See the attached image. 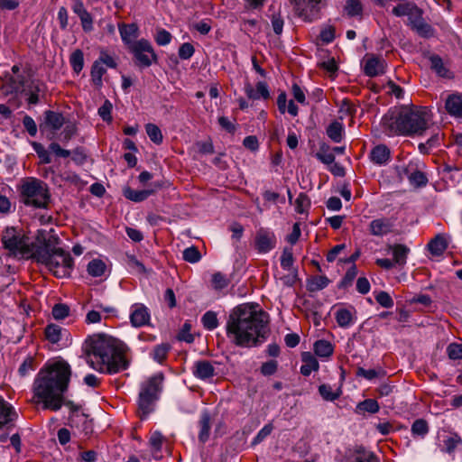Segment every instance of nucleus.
Listing matches in <instances>:
<instances>
[{
  "mask_svg": "<svg viewBox=\"0 0 462 462\" xmlns=\"http://www.w3.org/2000/svg\"><path fill=\"white\" fill-rule=\"evenodd\" d=\"M71 370L64 360L46 364L37 374L33 383L35 397L43 402L45 409L59 411L64 404L70 411L69 425L79 428V424L88 428V418L80 412V406L71 401L64 402L63 394L68 390Z\"/></svg>",
  "mask_w": 462,
  "mask_h": 462,
  "instance_id": "1",
  "label": "nucleus"
},
{
  "mask_svg": "<svg viewBox=\"0 0 462 462\" xmlns=\"http://www.w3.org/2000/svg\"><path fill=\"white\" fill-rule=\"evenodd\" d=\"M268 316L256 307L242 304L229 314L226 334L239 346L256 345L266 338L269 332Z\"/></svg>",
  "mask_w": 462,
  "mask_h": 462,
  "instance_id": "2",
  "label": "nucleus"
},
{
  "mask_svg": "<svg viewBox=\"0 0 462 462\" xmlns=\"http://www.w3.org/2000/svg\"><path fill=\"white\" fill-rule=\"evenodd\" d=\"M88 364L100 373L116 374L128 366L126 346L119 339L105 334L90 337L87 341Z\"/></svg>",
  "mask_w": 462,
  "mask_h": 462,
  "instance_id": "3",
  "label": "nucleus"
},
{
  "mask_svg": "<svg viewBox=\"0 0 462 462\" xmlns=\"http://www.w3.org/2000/svg\"><path fill=\"white\" fill-rule=\"evenodd\" d=\"M430 121L427 107L403 106L385 114L382 118V125L389 136H412L421 135L429 128Z\"/></svg>",
  "mask_w": 462,
  "mask_h": 462,
  "instance_id": "4",
  "label": "nucleus"
},
{
  "mask_svg": "<svg viewBox=\"0 0 462 462\" xmlns=\"http://www.w3.org/2000/svg\"><path fill=\"white\" fill-rule=\"evenodd\" d=\"M58 241L53 236H47L46 231L39 230L36 236L39 245L34 250V260L44 264L56 277L64 278L70 275L73 259L69 253L56 246Z\"/></svg>",
  "mask_w": 462,
  "mask_h": 462,
  "instance_id": "5",
  "label": "nucleus"
},
{
  "mask_svg": "<svg viewBox=\"0 0 462 462\" xmlns=\"http://www.w3.org/2000/svg\"><path fill=\"white\" fill-rule=\"evenodd\" d=\"M19 201L34 209H47L51 203V192L46 182L28 177L21 180L17 187Z\"/></svg>",
  "mask_w": 462,
  "mask_h": 462,
  "instance_id": "6",
  "label": "nucleus"
},
{
  "mask_svg": "<svg viewBox=\"0 0 462 462\" xmlns=\"http://www.w3.org/2000/svg\"><path fill=\"white\" fill-rule=\"evenodd\" d=\"M1 243L8 251V255L14 258L34 259V250L39 245L32 244L29 237L22 235L15 227L8 226L2 234Z\"/></svg>",
  "mask_w": 462,
  "mask_h": 462,
  "instance_id": "7",
  "label": "nucleus"
},
{
  "mask_svg": "<svg viewBox=\"0 0 462 462\" xmlns=\"http://www.w3.org/2000/svg\"><path fill=\"white\" fill-rule=\"evenodd\" d=\"M128 51L133 55L134 66L139 69H143L158 63V55L152 43L146 39L137 40Z\"/></svg>",
  "mask_w": 462,
  "mask_h": 462,
  "instance_id": "8",
  "label": "nucleus"
},
{
  "mask_svg": "<svg viewBox=\"0 0 462 462\" xmlns=\"http://www.w3.org/2000/svg\"><path fill=\"white\" fill-rule=\"evenodd\" d=\"M295 14L302 21L312 23L320 17L323 0H289Z\"/></svg>",
  "mask_w": 462,
  "mask_h": 462,
  "instance_id": "9",
  "label": "nucleus"
},
{
  "mask_svg": "<svg viewBox=\"0 0 462 462\" xmlns=\"http://www.w3.org/2000/svg\"><path fill=\"white\" fill-rule=\"evenodd\" d=\"M277 239L275 234L268 228L261 227L256 231L254 247L259 254H267L275 248Z\"/></svg>",
  "mask_w": 462,
  "mask_h": 462,
  "instance_id": "10",
  "label": "nucleus"
},
{
  "mask_svg": "<svg viewBox=\"0 0 462 462\" xmlns=\"http://www.w3.org/2000/svg\"><path fill=\"white\" fill-rule=\"evenodd\" d=\"M162 374H158L148 378L142 383L139 393L144 395L146 398L157 401L162 390Z\"/></svg>",
  "mask_w": 462,
  "mask_h": 462,
  "instance_id": "11",
  "label": "nucleus"
},
{
  "mask_svg": "<svg viewBox=\"0 0 462 462\" xmlns=\"http://www.w3.org/2000/svg\"><path fill=\"white\" fill-rule=\"evenodd\" d=\"M162 374H158L148 378L142 383L139 393L144 395L146 398L157 401L162 390Z\"/></svg>",
  "mask_w": 462,
  "mask_h": 462,
  "instance_id": "12",
  "label": "nucleus"
},
{
  "mask_svg": "<svg viewBox=\"0 0 462 462\" xmlns=\"http://www.w3.org/2000/svg\"><path fill=\"white\" fill-rule=\"evenodd\" d=\"M150 312L147 307L141 303H135L131 308L130 321L135 328L145 326L150 321Z\"/></svg>",
  "mask_w": 462,
  "mask_h": 462,
  "instance_id": "13",
  "label": "nucleus"
},
{
  "mask_svg": "<svg viewBox=\"0 0 462 462\" xmlns=\"http://www.w3.org/2000/svg\"><path fill=\"white\" fill-rule=\"evenodd\" d=\"M394 223L391 218L380 217L369 224V232L374 236H383L393 231Z\"/></svg>",
  "mask_w": 462,
  "mask_h": 462,
  "instance_id": "14",
  "label": "nucleus"
},
{
  "mask_svg": "<svg viewBox=\"0 0 462 462\" xmlns=\"http://www.w3.org/2000/svg\"><path fill=\"white\" fill-rule=\"evenodd\" d=\"M385 67L386 63L383 59L373 55L365 60L364 73L370 78H374L383 74L385 72Z\"/></svg>",
  "mask_w": 462,
  "mask_h": 462,
  "instance_id": "15",
  "label": "nucleus"
},
{
  "mask_svg": "<svg viewBox=\"0 0 462 462\" xmlns=\"http://www.w3.org/2000/svg\"><path fill=\"white\" fill-rule=\"evenodd\" d=\"M119 33L122 42L129 49L134 43L139 36V28L136 23H120L118 24Z\"/></svg>",
  "mask_w": 462,
  "mask_h": 462,
  "instance_id": "16",
  "label": "nucleus"
},
{
  "mask_svg": "<svg viewBox=\"0 0 462 462\" xmlns=\"http://www.w3.org/2000/svg\"><path fill=\"white\" fill-rule=\"evenodd\" d=\"M245 92L247 97L253 100H257L260 98L266 100L270 97L268 85L263 81L257 82L255 89L251 84L247 83L245 86Z\"/></svg>",
  "mask_w": 462,
  "mask_h": 462,
  "instance_id": "17",
  "label": "nucleus"
},
{
  "mask_svg": "<svg viewBox=\"0 0 462 462\" xmlns=\"http://www.w3.org/2000/svg\"><path fill=\"white\" fill-rule=\"evenodd\" d=\"M369 157L374 164L384 165L391 159V151L385 144H378L372 149Z\"/></svg>",
  "mask_w": 462,
  "mask_h": 462,
  "instance_id": "18",
  "label": "nucleus"
},
{
  "mask_svg": "<svg viewBox=\"0 0 462 462\" xmlns=\"http://www.w3.org/2000/svg\"><path fill=\"white\" fill-rule=\"evenodd\" d=\"M193 374L201 380L209 379L215 375V368L209 361L199 360L194 364Z\"/></svg>",
  "mask_w": 462,
  "mask_h": 462,
  "instance_id": "19",
  "label": "nucleus"
},
{
  "mask_svg": "<svg viewBox=\"0 0 462 462\" xmlns=\"http://www.w3.org/2000/svg\"><path fill=\"white\" fill-rule=\"evenodd\" d=\"M16 417L17 413L13 406L0 394V430L9 422L14 420Z\"/></svg>",
  "mask_w": 462,
  "mask_h": 462,
  "instance_id": "20",
  "label": "nucleus"
},
{
  "mask_svg": "<svg viewBox=\"0 0 462 462\" xmlns=\"http://www.w3.org/2000/svg\"><path fill=\"white\" fill-rule=\"evenodd\" d=\"M335 319L339 327L348 328L356 320V310L353 307L350 309L340 308L336 311Z\"/></svg>",
  "mask_w": 462,
  "mask_h": 462,
  "instance_id": "21",
  "label": "nucleus"
},
{
  "mask_svg": "<svg viewBox=\"0 0 462 462\" xmlns=\"http://www.w3.org/2000/svg\"><path fill=\"white\" fill-rule=\"evenodd\" d=\"M447 112L455 117H462V96L459 94L449 95L445 102Z\"/></svg>",
  "mask_w": 462,
  "mask_h": 462,
  "instance_id": "22",
  "label": "nucleus"
},
{
  "mask_svg": "<svg viewBox=\"0 0 462 462\" xmlns=\"http://www.w3.org/2000/svg\"><path fill=\"white\" fill-rule=\"evenodd\" d=\"M301 360L303 362V365L300 366V373L303 375L309 376L313 371L319 370V362L311 353H302Z\"/></svg>",
  "mask_w": 462,
  "mask_h": 462,
  "instance_id": "23",
  "label": "nucleus"
},
{
  "mask_svg": "<svg viewBox=\"0 0 462 462\" xmlns=\"http://www.w3.org/2000/svg\"><path fill=\"white\" fill-rule=\"evenodd\" d=\"M124 196L134 202H142L148 199L151 195L155 193L154 189H133L130 187H126L123 190Z\"/></svg>",
  "mask_w": 462,
  "mask_h": 462,
  "instance_id": "24",
  "label": "nucleus"
},
{
  "mask_svg": "<svg viewBox=\"0 0 462 462\" xmlns=\"http://www.w3.org/2000/svg\"><path fill=\"white\" fill-rule=\"evenodd\" d=\"M448 248V241L444 235L439 234L428 244V249L433 255H440Z\"/></svg>",
  "mask_w": 462,
  "mask_h": 462,
  "instance_id": "25",
  "label": "nucleus"
},
{
  "mask_svg": "<svg viewBox=\"0 0 462 462\" xmlns=\"http://www.w3.org/2000/svg\"><path fill=\"white\" fill-rule=\"evenodd\" d=\"M210 420H211V417H210L209 412L207 410L203 411L201 412L200 419L199 421V425L200 428V430L199 433V439L202 443H205L209 439Z\"/></svg>",
  "mask_w": 462,
  "mask_h": 462,
  "instance_id": "26",
  "label": "nucleus"
},
{
  "mask_svg": "<svg viewBox=\"0 0 462 462\" xmlns=\"http://www.w3.org/2000/svg\"><path fill=\"white\" fill-rule=\"evenodd\" d=\"M315 157L322 163L329 165L335 161V154L332 152V147L325 142L319 143V150Z\"/></svg>",
  "mask_w": 462,
  "mask_h": 462,
  "instance_id": "27",
  "label": "nucleus"
},
{
  "mask_svg": "<svg viewBox=\"0 0 462 462\" xmlns=\"http://www.w3.org/2000/svg\"><path fill=\"white\" fill-rule=\"evenodd\" d=\"M45 89V86L42 82L39 80L32 81L31 85L28 88V98L27 101L31 105H36L40 101V95L43 93Z\"/></svg>",
  "mask_w": 462,
  "mask_h": 462,
  "instance_id": "28",
  "label": "nucleus"
},
{
  "mask_svg": "<svg viewBox=\"0 0 462 462\" xmlns=\"http://www.w3.org/2000/svg\"><path fill=\"white\" fill-rule=\"evenodd\" d=\"M155 402L156 401L146 398L144 395L139 393L138 413L142 420L145 419L154 411Z\"/></svg>",
  "mask_w": 462,
  "mask_h": 462,
  "instance_id": "29",
  "label": "nucleus"
},
{
  "mask_svg": "<svg viewBox=\"0 0 462 462\" xmlns=\"http://www.w3.org/2000/svg\"><path fill=\"white\" fill-rule=\"evenodd\" d=\"M460 445H462V438L457 432H450L444 437L441 450L448 454H452Z\"/></svg>",
  "mask_w": 462,
  "mask_h": 462,
  "instance_id": "30",
  "label": "nucleus"
},
{
  "mask_svg": "<svg viewBox=\"0 0 462 462\" xmlns=\"http://www.w3.org/2000/svg\"><path fill=\"white\" fill-rule=\"evenodd\" d=\"M44 115L46 125H49L52 130H60L64 125L65 118L60 113L47 110Z\"/></svg>",
  "mask_w": 462,
  "mask_h": 462,
  "instance_id": "31",
  "label": "nucleus"
},
{
  "mask_svg": "<svg viewBox=\"0 0 462 462\" xmlns=\"http://www.w3.org/2000/svg\"><path fill=\"white\" fill-rule=\"evenodd\" d=\"M328 138L334 143H340L343 139L344 125L338 121H333L326 129Z\"/></svg>",
  "mask_w": 462,
  "mask_h": 462,
  "instance_id": "32",
  "label": "nucleus"
},
{
  "mask_svg": "<svg viewBox=\"0 0 462 462\" xmlns=\"http://www.w3.org/2000/svg\"><path fill=\"white\" fill-rule=\"evenodd\" d=\"M350 462H379L376 456L363 447L355 449Z\"/></svg>",
  "mask_w": 462,
  "mask_h": 462,
  "instance_id": "33",
  "label": "nucleus"
},
{
  "mask_svg": "<svg viewBox=\"0 0 462 462\" xmlns=\"http://www.w3.org/2000/svg\"><path fill=\"white\" fill-rule=\"evenodd\" d=\"M393 262L395 264L403 266L406 263L407 255L410 252L409 247L404 245L398 244L392 246Z\"/></svg>",
  "mask_w": 462,
  "mask_h": 462,
  "instance_id": "34",
  "label": "nucleus"
},
{
  "mask_svg": "<svg viewBox=\"0 0 462 462\" xmlns=\"http://www.w3.org/2000/svg\"><path fill=\"white\" fill-rule=\"evenodd\" d=\"M63 332H67V330L62 328L59 325L49 324L45 328V337L49 342L56 344L61 339Z\"/></svg>",
  "mask_w": 462,
  "mask_h": 462,
  "instance_id": "35",
  "label": "nucleus"
},
{
  "mask_svg": "<svg viewBox=\"0 0 462 462\" xmlns=\"http://www.w3.org/2000/svg\"><path fill=\"white\" fill-rule=\"evenodd\" d=\"M430 68L434 70L439 77L442 78H450V72L448 69L446 68L442 59L439 55H431L430 57Z\"/></svg>",
  "mask_w": 462,
  "mask_h": 462,
  "instance_id": "36",
  "label": "nucleus"
},
{
  "mask_svg": "<svg viewBox=\"0 0 462 462\" xmlns=\"http://www.w3.org/2000/svg\"><path fill=\"white\" fill-rule=\"evenodd\" d=\"M380 406L374 399H365L363 402H360L356 408V411L358 414H362L365 412H368L371 414H374L379 411Z\"/></svg>",
  "mask_w": 462,
  "mask_h": 462,
  "instance_id": "37",
  "label": "nucleus"
},
{
  "mask_svg": "<svg viewBox=\"0 0 462 462\" xmlns=\"http://www.w3.org/2000/svg\"><path fill=\"white\" fill-rule=\"evenodd\" d=\"M171 349V346L169 343H162L153 347L151 356L155 362L162 364L167 358Z\"/></svg>",
  "mask_w": 462,
  "mask_h": 462,
  "instance_id": "38",
  "label": "nucleus"
},
{
  "mask_svg": "<svg viewBox=\"0 0 462 462\" xmlns=\"http://www.w3.org/2000/svg\"><path fill=\"white\" fill-rule=\"evenodd\" d=\"M329 283V280L327 276H313L308 280L307 289L310 292L321 291L326 288Z\"/></svg>",
  "mask_w": 462,
  "mask_h": 462,
  "instance_id": "39",
  "label": "nucleus"
},
{
  "mask_svg": "<svg viewBox=\"0 0 462 462\" xmlns=\"http://www.w3.org/2000/svg\"><path fill=\"white\" fill-rule=\"evenodd\" d=\"M334 347L327 340H318L314 344V353L319 357H328L333 354Z\"/></svg>",
  "mask_w": 462,
  "mask_h": 462,
  "instance_id": "40",
  "label": "nucleus"
},
{
  "mask_svg": "<svg viewBox=\"0 0 462 462\" xmlns=\"http://www.w3.org/2000/svg\"><path fill=\"white\" fill-rule=\"evenodd\" d=\"M106 72V69L100 63V61H94L90 74L92 82L97 88L102 87V77Z\"/></svg>",
  "mask_w": 462,
  "mask_h": 462,
  "instance_id": "41",
  "label": "nucleus"
},
{
  "mask_svg": "<svg viewBox=\"0 0 462 462\" xmlns=\"http://www.w3.org/2000/svg\"><path fill=\"white\" fill-rule=\"evenodd\" d=\"M410 183L417 188L425 187L428 183V178L426 174L418 170L416 166H414L413 171L410 173Z\"/></svg>",
  "mask_w": 462,
  "mask_h": 462,
  "instance_id": "42",
  "label": "nucleus"
},
{
  "mask_svg": "<svg viewBox=\"0 0 462 462\" xmlns=\"http://www.w3.org/2000/svg\"><path fill=\"white\" fill-rule=\"evenodd\" d=\"M344 11L349 17L362 16L363 5L360 0H346Z\"/></svg>",
  "mask_w": 462,
  "mask_h": 462,
  "instance_id": "43",
  "label": "nucleus"
},
{
  "mask_svg": "<svg viewBox=\"0 0 462 462\" xmlns=\"http://www.w3.org/2000/svg\"><path fill=\"white\" fill-rule=\"evenodd\" d=\"M69 63L74 72L79 74L84 67L83 51L79 49L75 50L69 57Z\"/></svg>",
  "mask_w": 462,
  "mask_h": 462,
  "instance_id": "44",
  "label": "nucleus"
},
{
  "mask_svg": "<svg viewBox=\"0 0 462 462\" xmlns=\"http://www.w3.org/2000/svg\"><path fill=\"white\" fill-rule=\"evenodd\" d=\"M429 424L423 419H418L413 421L411 431L414 437L423 439L429 433Z\"/></svg>",
  "mask_w": 462,
  "mask_h": 462,
  "instance_id": "45",
  "label": "nucleus"
},
{
  "mask_svg": "<svg viewBox=\"0 0 462 462\" xmlns=\"http://www.w3.org/2000/svg\"><path fill=\"white\" fill-rule=\"evenodd\" d=\"M106 264L100 259H93L88 264V273L93 277H100L106 271Z\"/></svg>",
  "mask_w": 462,
  "mask_h": 462,
  "instance_id": "46",
  "label": "nucleus"
},
{
  "mask_svg": "<svg viewBox=\"0 0 462 462\" xmlns=\"http://www.w3.org/2000/svg\"><path fill=\"white\" fill-rule=\"evenodd\" d=\"M145 131L150 140L155 144L159 145L163 141V136L161 129L154 124L149 123L145 125Z\"/></svg>",
  "mask_w": 462,
  "mask_h": 462,
  "instance_id": "47",
  "label": "nucleus"
},
{
  "mask_svg": "<svg viewBox=\"0 0 462 462\" xmlns=\"http://www.w3.org/2000/svg\"><path fill=\"white\" fill-rule=\"evenodd\" d=\"M125 263L127 266L137 273L148 274L149 270L145 268L143 263H141L134 255L127 254L125 257Z\"/></svg>",
  "mask_w": 462,
  "mask_h": 462,
  "instance_id": "48",
  "label": "nucleus"
},
{
  "mask_svg": "<svg viewBox=\"0 0 462 462\" xmlns=\"http://www.w3.org/2000/svg\"><path fill=\"white\" fill-rule=\"evenodd\" d=\"M418 11H419V8L416 5H411L410 3H406V4H401V5H398L397 6H395L393 9V14L395 16L401 17V16L412 14L414 13H417Z\"/></svg>",
  "mask_w": 462,
  "mask_h": 462,
  "instance_id": "49",
  "label": "nucleus"
},
{
  "mask_svg": "<svg viewBox=\"0 0 462 462\" xmlns=\"http://www.w3.org/2000/svg\"><path fill=\"white\" fill-rule=\"evenodd\" d=\"M204 328L208 330H213L218 326V320L216 312L207 311L201 318Z\"/></svg>",
  "mask_w": 462,
  "mask_h": 462,
  "instance_id": "50",
  "label": "nucleus"
},
{
  "mask_svg": "<svg viewBox=\"0 0 462 462\" xmlns=\"http://www.w3.org/2000/svg\"><path fill=\"white\" fill-rule=\"evenodd\" d=\"M212 287L217 290H222L228 286L229 279L222 273L217 272L212 275Z\"/></svg>",
  "mask_w": 462,
  "mask_h": 462,
  "instance_id": "51",
  "label": "nucleus"
},
{
  "mask_svg": "<svg viewBox=\"0 0 462 462\" xmlns=\"http://www.w3.org/2000/svg\"><path fill=\"white\" fill-rule=\"evenodd\" d=\"M69 307L64 303H57L52 307L51 314L56 320H62L69 315Z\"/></svg>",
  "mask_w": 462,
  "mask_h": 462,
  "instance_id": "52",
  "label": "nucleus"
},
{
  "mask_svg": "<svg viewBox=\"0 0 462 462\" xmlns=\"http://www.w3.org/2000/svg\"><path fill=\"white\" fill-rule=\"evenodd\" d=\"M319 393L324 400L329 401V402H333V401L338 399L340 396V392L339 393L333 392L332 387L329 384H325V383L319 385Z\"/></svg>",
  "mask_w": 462,
  "mask_h": 462,
  "instance_id": "53",
  "label": "nucleus"
},
{
  "mask_svg": "<svg viewBox=\"0 0 462 462\" xmlns=\"http://www.w3.org/2000/svg\"><path fill=\"white\" fill-rule=\"evenodd\" d=\"M310 206V200L305 193H300L295 200V210L302 214L308 210Z\"/></svg>",
  "mask_w": 462,
  "mask_h": 462,
  "instance_id": "54",
  "label": "nucleus"
},
{
  "mask_svg": "<svg viewBox=\"0 0 462 462\" xmlns=\"http://www.w3.org/2000/svg\"><path fill=\"white\" fill-rule=\"evenodd\" d=\"M384 371L383 369H365L363 367H358L357 371H356V375L357 376H361V377H364L367 380H373L376 377H380V376H383L384 375Z\"/></svg>",
  "mask_w": 462,
  "mask_h": 462,
  "instance_id": "55",
  "label": "nucleus"
},
{
  "mask_svg": "<svg viewBox=\"0 0 462 462\" xmlns=\"http://www.w3.org/2000/svg\"><path fill=\"white\" fill-rule=\"evenodd\" d=\"M183 259L188 263H195L201 259V254L196 246H190L183 251Z\"/></svg>",
  "mask_w": 462,
  "mask_h": 462,
  "instance_id": "56",
  "label": "nucleus"
},
{
  "mask_svg": "<svg viewBox=\"0 0 462 462\" xmlns=\"http://www.w3.org/2000/svg\"><path fill=\"white\" fill-rule=\"evenodd\" d=\"M447 355L451 360H462V344L450 343L447 346Z\"/></svg>",
  "mask_w": 462,
  "mask_h": 462,
  "instance_id": "57",
  "label": "nucleus"
},
{
  "mask_svg": "<svg viewBox=\"0 0 462 462\" xmlns=\"http://www.w3.org/2000/svg\"><path fill=\"white\" fill-rule=\"evenodd\" d=\"M357 275V268L356 264H353L346 273L343 279L340 282V288H347L351 286L353 281Z\"/></svg>",
  "mask_w": 462,
  "mask_h": 462,
  "instance_id": "58",
  "label": "nucleus"
},
{
  "mask_svg": "<svg viewBox=\"0 0 462 462\" xmlns=\"http://www.w3.org/2000/svg\"><path fill=\"white\" fill-rule=\"evenodd\" d=\"M32 144L38 157L41 159V162L44 164L51 163V159L49 152L42 146V144L36 142H33Z\"/></svg>",
  "mask_w": 462,
  "mask_h": 462,
  "instance_id": "59",
  "label": "nucleus"
},
{
  "mask_svg": "<svg viewBox=\"0 0 462 462\" xmlns=\"http://www.w3.org/2000/svg\"><path fill=\"white\" fill-rule=\"evenodd\" d=\"M35 369L34 357L32 356H27L24 361L21 364L18 373L21 376H26L31 371Z\"/></svg>",
  "mask_w": 462,
  "mask_h": 462,
  "instance_id": "60",
  "label": "nucleus"
},
{
  "mask_svg": "<svg viewBox=\"0 0 462 462\" xmlns=\"http://www.w3.org/2000/svg\"><path fill=\"white\" fill-rule=\"evenodd\" d=\"M293 254L291 248H284L281 256V266L284 270H290L293 264Z\"/></svg>",
  "mask_w": 462,
  "mask_h": 462,
  "instance_id": "61",
  "label": "nucleus"
},
{
  "mask_svg": "<svg viewBox=\"0 0 462 462\" xmlns=\"http://www.w3.org/2000/svg\"><path fill=\"white\" fill-rule=\"evenodd\" d=\"M112 108H113L112 103L108 99H106L105 102L103 103V105L98 108L99 116L106 122H111L112 121V116H111Z\"/></svg>",
  "mask_w": 462,
  "mask_h": 462,
  "instance_id": "62",
  "label": "nucleus"
},
{
  "mask_svg": "<svg viewBox=\"0 0 462 462\" xmlns=\"http://www.w3.org/2000/svg\"><path fill=\"white\" fill-rule=\"evenodd\" d=\"M375 300L383 308H392L393 306V300L391 295L383 291H379L375 296Z\"/></svg>",
  "mask_w": 462,
  "mask_h": 462,
  "instance_id": "63",
  "label": "nucleus"
},
{
  "mask_svg": "<svg viewBox=\"0 0 462 462\" xmlns=\"http://www.w3.org/2000/svg\"><path fill=\"white\" fill-rule=\"evenodd\" d=\"M336 29L334 26L328 25L321 29L319 33L320 40L325 43H330L335 39Z\"/></svg>",
  "mask_w": 462,
  "mask_h": 462,
  "instance_id": "64",
  "label": "nucleus"
}]
</instances>
